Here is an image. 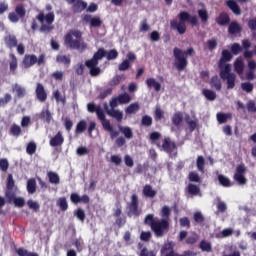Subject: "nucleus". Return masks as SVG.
Instances as JSON below:
<instances>
[{"mask_svg":"<svg viewBox=\"0 0 256 256\" xmlns=\"http://www.w3.org/2000/svg\"><path fill=\"white\" fill-rule=\"evenodd\" d=\"M196 167L200 173H205V158H203V156L197 157Z\"/></svg>","mask_w":256,"mask_h":256,"instance_id":"79ce46f5","label":"nucleus"},{"mask_svg":"<svg viewBox=\"0 0 256 256\" xmlns=\"http://www.w3.org/2000/svg\"><path fill=\"white\" fill-rule=\"evenodd\" d=\"M119 57V52L117 50L112 49L108 53L106 52V59L108 61H113V59H117Z\"/></svg>","mask_w":256,"mask_h":256,"instance_id":"6e6d98bb","label":"nucleus"},{"mask_svg":"<svg viewBox=\"0 0 256 256\" xmlns=\"http://www.w3.org/2000/svg\"><path fill=\"white\" fill-rule=\"evenodd\" d=\"M245 173H247V167L245 164H239L236 167L233 179L238 183V185H247V178L245 177Z\"/></svg>","mask_w":256,"mask_h":256,"instance_id":"f8f14e48","label":"nucleus"},{"mask_svg":"<svg viewBox=\"0 0 256 256\" xmlns=\"http://www.w3.org/2000/svg\"><path fill=\"white\" fill-rule=\"evenodd\" d=\"M0 169L4 173H7V171L9 170V160H7V158L0 159Z\"/></svg>","mask_w":256,"mask_h":256,"instance_id":"bf43d9fd","label":"nucleus"},{"mask_svg":"<svg viewBox=\"0 0 256 256\" xmlns=\"http://www.w3.org/2000/svg\"><path fill=\"white\" fill-rule=\"evenodd\" d=\"M37 151V144L35 142H29L26 147V152L28 155H35Z\"/></svg>","mask_w":256,"mask_h":256,"instance_id":"864d4df0","label":"nucleus"},{"mask_svg":"<svg viewBox=\"0 0 256 256\" xmlns=\"http://www.w3.org/2000/svg\"><path fill=\"white\" fill-rule=\"evenodd\" d=\"M56 63H62V65H65L66 67H69L71 65V58L66 55H57L56 56Z\"/></svg>","mask_w":256,"mask_h":256,"instance_id":"c9c22d12","label":"nucleus"},{"mask_svg":"<svg viewBox=\"0 0 256 256\" xmlns=\"http://www.w3.org/2000/svg\"><path fill=\"white\" fill-rule=\"evenodd\" d=\"M10 135H13V137H19L21 135V126L13 124L10 128Z\"/></svg>","mask_w":256,"mask_h":256,"instance_id":"8fccbe9b","label":"nucleus"},{"mask_svg":"<svg viewBox=\"0 0 256 256\" xmlns=\"http://www.w3.org/2000/svg\"><path fill=\"white\" fill-rule=\"evenodd\" d=\"M63 143H65V138L63 137V133H61V131L57 132V134L49 141L50 147H61Z\"/></svg>","mask_w":256,"mask_h":256,"instance_id":"f3484780","label":"nucleus"},{"mask_svg":"<svg viewBox=\"0 0 256 256\" xmlns=\"http://www.w3.org/2000/svg\"><path fill=\"white\" fill-rule=\"evenodd\" d=\"M210 86L214 88L216 91H221L222 89V84L221 80L219 79L218 75L212 76L210 80Z\"/></svg>","mask_w":256,"mask_h":256,"instance_id":"7c9ffc66","label":"nucleus"},{"mask_svg":"<svg viewBox=\"0 0 256 256\" xmlns=\"http://www.w3.org/2000/svg\"><path fill=\"white\" fill-rule=\"evenodd\" d=\"M189 181L192 183H201V177H199V174L197 172H190L188 175Z\"/></svg>","mask_w":256,"mask_h":256,"instance_id":"5fc2aeb1","label":"nucleus"},{"mask_svg":"<svg viewBox=\"0 0 256 256\" xmlns=\"http://www.w3.org/2000/svg\"><path fill=\"white\" fill-rule=\"evenodd\" d=\"M159 149H163L166 153H171L177 149V143L171 141V138H164L162 145L160 143L156 144Z\"/></svg>","mask_w":256,"mask_h":256,"instance_id":"ddd939ff","label":"nucleus"},{"mask_svg":"<svg viewBox=\"0 0 256 256\" xmlns=\"http://www.w3.org/2000/svg\"><path fill=\"white\" fill-rule=\"evenodd\" d=\"M234 71L237 73V75H243L245 71V62L243 61L242 57H238L234 61Z\"/></svg>","mask_w":256,"mask_h":256,"instance_id":"aec40b11","label":"nucleus"},{"mask_svg":"<svg viewBox=\"0 0 256 256\" xmlns=\"http://www.w3.org/2000/svg\"><path fill=\"white\" fill-rule=\"evenodd\" d=\"M47 177L49 179V183H52V185H59L60 183L59 174L53 171H50L47 173Z\"/></svg>","mask_w":256,"mask_h":256,"instance_id":"e433bc0d","label":"nucleus"},{"mask_svg":"<svg viewBox=\"0 0 256 256\" xmlns=\"http://www.w3.org/2000/svg\"><path fill=\"white\" fill-rule=\"evenodd\" d=\"M198 17L203 23H207V21H209V13L205 9L198 10Z\"/></svg>","mask_w":256,"mask_h":256,"instance_id":"09e8293b","label":"nucleus"},{"mask_svg":"<svg viewBox=\"0 0 256 256\" xmlns=\"http://www.w3.org/2000/svg\"><path fill=\"white\" fill-rule=\"evenodd\" d=\"M165 117V112L161 109V107H156L154 112L155 121H161Z\"/></svg>","mask_w":256,"mask_h":256,"instance_id":"603ef678","label":"nucleus"},{"mask_svg":"<svg viewBox=\"0 0 256 256\" xmlns=\"http://www.w3.org/2000/svg\"><path fill=\"white\" fill-rule=\"evenodd\" d=\"M123 80H125V75H116L110 80L109 85L110 87H115Z\"/></svg>","mask_w":256,"mask_h":256,"instance_id":"c03bdc74","label":"nucleus"},{"mask_svg":"<svg viewBox=\"0 0 256 256\" xmlns=\"http://www.w3.org/2000/svg\"><path fill=\"white\" fill-rule=\"evenodd\" d=\"M202 95H204L207 101H215L217 99V93L210 89H204Z\"/></svg>","mask_w":256,"mask_h":256,"instance_id":"f704fd0d","label":"nucleus"},{"mask_svg":"<svg viewBox=\"0 0 256 256\" xmlns=\"http://www.w3.org/2000/svg\"><path fill=\"white\" fill-rule=\"evenodd\" d=\"M248 28L250 31H256V17L248 20Z\"/></svg>","mask_w":256,"mask_h":256,"instance_id":"774afa93","label":"nucleus"},{"mask_svg":"<svg viewBox=\"0 0 256 256\" xmlns=\"http://www.w3.org/2000/svg\"><path fill=\"white\" fill-rule=\"evenodd\" d=\"M118 129L124 135L125 139H133V130L131 127L118 125Z\"/></svg>","mask_w":256,"mask_h":256,"instance_id":"c85d7f7f","label":"nucleus"},{"mask_svg":"<svg viewBox=\"0 0 256 256\" xmlns=\"http://www.w3.org/2000/svg\"><path fill=\"white\" fill-rule=\"evenodd\" d=\"M58 207H60L61 211H67L69 209V204L67 203V198L61 197L57 201Z\"/></svg>","mask_w":256,"mask_h":256,"instance_id":"a18cd8bd","label":"nucleus"},{"mask_svg":"<svg viewBox=\"0 0 256 256\" xmlns=\"http://www.w3.org/2000/svg\"><path fill=\"white\" fill-rule=\"evenodd\" d=\"M27 205L29 209H32V211H35V212H37L41 208V206L37 202L33 201L32 199L27 201Z\"/></svg>","mask_w":256,"mask_h":256,"instance_id":"680f3d73","label":"nucleus"},{"mask_svg":"<svg viewBox=\"0 0 256 256\" xmlns=\"http://www.w3.org/2000/svg\"><path fill=\"white\" fill-rule=\"evenodd\" d=\"M215 22L220 27H225L231 23V17H229V14L227 12H221L215 19Z\"/></svg>","mask_w":256,"mask_h":256,"instance_id":"dca6fc26","label":"nucleus"},{"mask_svg":"<svg viewBox=\"0 0 256 256\" xmlns=\"http://www.w3.org/2000/svg\"><path fill=\"white\" fill-rule=\"evenodd\" d=\"M142 193L144 197H148L149 199H154L157 196V191L153 189V186L146 184L143 187Z\"/></svg>","mask_w":256,"mask_h":256,"instance_id":"393cba45","label":"nucleus"},{"mask_svg":"<svg viewBox=\"0 0 256 256\" xmlns=\"http://www.w3.org/2000/svg\"><path fill=\"white\" fill-rule=\"evenodd\" d=\"M178 19L179 21H170V28L173 31H177L179 35H185V33H187V23H190V25H193V27H197V25H199L197 16H191V14H189L187 11H181L178 14Z\"/></svg>","mask_w":256,"mask_h":256,"instance_id":"f03ea898","label":"nucleus"},{"mask_svg":"<svg viewBox=\"0 0 256 256\" xmlns=\"http://www.w3.org/2000/svg\"><path fill=\"white\" fill-rule=\"evenodd\" d=\"M4 43L8 49H15L19 41L17 40V36L13 34H8L7 36L4 37Z\"/></svg>","mask_w":256,"mask_h":256,"instance_id":"6ab92c4d","label":"nucleus"},{"mask_svg":"<svg viewBox=\"0 0 256 256\" xmlns=\"http://www.w3.org/2000/svg\"><path fill=\"white\" fill-rule=\"evenodd\" d=\"M85 9H87V2L83 0H76L74 3H72L73 13H82V11H85Z\"/></svg>","mask_w":256,"mask_h":256,"instance_id":"412c9836","label":"nucleus"},{"mask_svg":"<svg viewBox=\"0 0 256 256\" xmlns=\"http://www.w3.org/2000/svg\"><path fill=\"white\" fill-rule=\"evenodd\" d=\"M107 115H109V117H112V119H115L118 123H121V121H123V111L121 110L110 108L109 110H107Z\"/></svg>","mask_w":256,"mask_h":256,"instance_id":"4be33fe9","label":"nucleus"},{"mask_svg":"<svg viewBox=\"0 0 256 256\" xmlns=\"http://www.w3.org/2000/svg\"><path fill=\"white\" fill-rule=\"evenodd\" d=\"M241 51H243V48L241 47V45L239 43L232 44V46H231L232 55H239V53H241Z\"/></svg>","mask_w":256,"mask_h":256,"instance_id":"052dcab7","label":"nucleus"},{"mask_svg":"<svg viewBox=\"0 0 256 256\" xmlns=\"http://www.w3.org/2000/svg\"><path fill=\"white\" fill-rule=\"evenodd\" d=\"M96 115L99 121H101V125L104 131L110 133V139H117V136L119 135V130H115V128L111 125V121H109L105 117V112H103V109L98 108V110L96 111Z\"/></svg>","mask_w":256,"mask_h":256,"instance_id":"1a4fd4ad","label":"nucleus"},{"mask_svg":"<svg viewBox=\"0 0 256 256\" xmlns=\"http://www.w3.org/2000/svg\"><path fill=\"white\" fill-rule=\"evenodd\" d=\"M27 191L30 195H33L37 191V182L31 178L27 181Z\"/></svg>","mask_w":256,"mask_h":256,"instance_id":"4c0bfd02","label":"nucleus"},{"mask_svg":"<svg viewBox=\"0 0 256 256\" xmlns=\"http://www.w3.org/2000/svg\"><path fill=\"white\" fill-rule=\"evenodd\" d=\"M72 245H74V247H76V251H78V253H81V251H83V238H76L74 239V241L72 242Z\"/></svg>","mask_w":256,"mask_h":256,"instance_id":"de8ad7c7","label":"nucleus"},{"mask_svg":"<svg viewBox=\"0 0 256 256\" xmlns=\"http://www.w3.org/2000/svg\"><path fill=\"white\" fill-rule=\"evenodd\" d=\"M231 59H233V54L229 50H222L218 69L220 70V78L227 83V89H235V81H237V75L231 72V64H227Z\"/></svg>","mask_w":256,"mask_h":256,"instance_id":"f257e3e1","label":"nucleus"},{"mask_svg":"<svg viewBox=\"0 0 256 256\" xmlns=\"http://www.w3.org/2000/svg\"><path fill=\"white\" fill-rule=\"evenodd\" d=\"M253 88H254V86H253V83H251V82H244L241 84V89L243 91H245L246 93L253 92Z\"/></svg>","mask_w":256,"mask_h":256,"instance_id":"13d9d810","label":"nucleus"},{"mask_svg":"<svg viewBox=\"0 0 256 256\" xmlns=\"http://www.w3.org/2000/svg\"><path fill=\"white\" fill-rule=\"evenodd\" d=\"M160 216L162 217V220L171 223V208H169V206H164L160 212Z\"/></svg>","mask_w":256,"mask_h":256,"instance_id":"2f4dec72","label":"nucleus"},{"mask_svg":"<svg viewBox=\"0 0 256 256\" xmlns=\"http://www.w3.org/2000/svg\"><path fill=\"white\" fill-rule=\"evenodd\" d=\"M118 101H119L120 105H125L131 101V96L127 93L120 94L118 96Z\"/></svg>","mask_w":256,"mask_h":256,"instance_id":"3c124183","label":"nucleus"},{"mask_svg":"<svg viewBox=\"0 0 256 256\" xmlns=\"http://www.w3.org/2000/svg\"><path fill=\"white\" fill-rule=\"evenodd\" d=\"M13 91L16 92V95L19 99H23V97H25L27 91L25 90L24 87L20 86L19 84H15Z\"/></svg>","mask_w":256,"mask_h":256,"instance_id":"ea45409f","label":"nucleus"},{"mask_svg":"<svg viewBox=\"0 0 256 256\" xmlns=\"http://www.w3.org/2000/svg\"><path fill=\"white\" fill-rule=\"evenodd\" d=\"M26 15L27 10L25 9V6L23 4H18L15 7V11L8 14V19L11 23H19V19H25Z\"/></svg>","mask_w":256,"mask_h":256,"instance_id":"9b49d317","label":"nucleus"},{"mask_svg":"<svg viewBox=\"0 0 256 256\" xmlns=\"http://www.w3.org/2000/svg\"><path fill=\"white\" fill-rule=\"evenodd\" d=\"M38 118L41 121H45L46 123H51V120L53 119V115L51 114V111L49 108L42 109L40 114L38 115Z\"/></svg>","mask_w":256,"mask_h":256,"instance_id":"a878e982","label":"nucleus"},{"mask_svg":"<svg viewBox=\"0 0 256 256\" xmlns=\"http://www.w3.org/2000/svg\"><path fill=\"white\" fill-rule=\"evenodd\" d=\"M83 20L85 23H90V27L99 28L103 25V20L99 16L91 17V15L86 14Z\"/></svg>","mask_w":256,"mask_h":256,"instance_id":"4468645a","label":"nucleus"},{"mask_svg":"<svg viewBox=\"0 0 256 256\" xmlns=\"http://www.w3.org/2000/svg\"><path fill=\"white\" fill-rule=\"evenodd\" d=\"M75 217H77V219H79V221H81L82 223L85 221V210H83V208H78L75 213H74Z\"/></svg>","mask_w":256,"mask_h":256,"instance_id":"4d7b16f0","label":"nucleus"},{"mask_svg":"<svg viewBox=\"0 0 256 256\" xmlns=\"http://www.w3.org/2000/svg\"><path fill=\"white\" fill-rule=\"evenodd\" d=\"M151 237H152V234L150 231H142L140 234L141 241H144L145 243H147V241H149Z\"/></svg>","mask_w":256,"mask_h":256,"instance_id":"69168bd1","label":"nucleus"},{"mask_svg":"<svg viewBox=\"0 0 256 256\" xmlns=\"http://www.w3.org/2000/svg\"><path fill=\"white\" fill-rule=\"evenodd\" d=\"M173 55L176 59L175 67L177 71H185V69H187V65H189V62L187 61V55H189V57H193V55H195V49L190 47L187 48L186 51H183L175 47L173 49Z\"/></svg>","mask_w":256,"mask_h":256,"instance_id":"0eeeda50","label":"nucleus"},{"mask_svg":"<svg viewBox=\"0 0 256 256\" xmlns=\"http://www.w3.org/2000/svg\"><path fill=\"white\" fill-rule=\"evenodd\" d=\"M247 110L249 113H256L255 101L250 100L247 102Z\"/></svg>","mask_w":256,"mask_h":256,"instance_id":"338daca9","label":"nucleus"},{"mask_svg":"<svg viewBox=\"0 0 256 256\" xmlns=\"http://www.w3.org/2000/svg\"><path fill=\"white\" fill-rule=\"evenodd\" d=\"M146 85L149 89H154L157 93L161 91V83L157 82L155 78H148L146 80Z\"/></svg>","mask_w":256,"mask_h":256,"instance_id":"cd10ccee","label":"nucleus"},{"mask_svg":"<svg viewBox=\"0 0 256 256\" xmlns=\"http://www.w3.org/2000/svg\"><path fill=\"white\" fill-rule=\"evenodd\" d=\"M127 209L128 217H139L141 215V210H139V196L137 194L131 196V201L127 204Z\"/></svg>","mask_w":256,"mask_h":256,"instance_id":"9d476101","label":"nucleus"},{"mask_svg":"<svg viewBox=\"0 0 256 256\" xmlns=\"http://www.w3.org/2000/svg\"><path fill=\"white\" fill-rule=\"evenodd\" d=\"M201 251H205L206 253H211L213 251V247L211 246L210 242L202 240L199 244Z\"/></svg>","mask_w":256,"mask_h":256,"instance_id":"37998d69","label":"nucleus"},{"mask_svg":"<svg viewBox=\"0 0 256 256\" xmlns=\"http://www.w3.org/2000/svg\"><path fill=\"white\" fill-rule=\"evenodd\" d=\"M218 178V182L219 185H221L222 187H232L233 183H231V179H229V177L223 175V174H219L217 176Z\"/></svg>","mask_w":256,"mask_h":256,"instance_id":"c756f323","label":"nucleus"},{"mask_svg":"<svg viewBox=\"0 0 256 256\" xmlns=\"http://www.w3.org/2000/svg\"><path fill=\"white\" fill-rule=\"evenodd\" d=\"M35 94L38 101L41 103H45L47 101V91H45V86H43V84L37 83Z\"/></svg>","mask_w":256,"mask_h":256,"instance_id":"2eb2a0df","label":"nucleus"},{"mask_svg":"<svg viewBox=\"0 0 256 256\" xmlns=\"http://www.w3.org/2000/svg\"><path fill=\"white\" fill-rule=\"evenodd\" d=\"M37 63V56L34 54H26L22 60V65L25 69L33 67Z\"/></svg>","mask_w":256,"mask_h":256,"instance_id":"a211bd4d","label":"nucleus"},{"mask_svg":"<svg viewBox=\"0 0 256 256\" xmlns=\"http://www.w3.org/2000/svg\"><path fill=\"white\" fill-rule=\"evenodd\" d=\"M103 57H107V50L105 48H99L91 59L85 61V67L89 69L91 77H97L101 74L99 61H101Z\"/></svg>","mask_w":256,"mask_h":256,"instance_id":"423d86ee","label":"nucleus"},{"mask_svg":"<svg viewBox=\"0 0 256 256\" xmlns=\"http://www.w3.org/2000/svg\"><path fill=\"white\" fill-rule=\"evenodd\" d=\"M144 225H147L153 231L155 237H165L166 233H169L171 229V222L168 220H155V214H148L144 218Z\"/></svg>","mask_w":256,"mask_h":256,"instance_id":"7ed1b4c3","label":"nucleus"},{"mask_svg":"<svg viewBox=\"0 0 256 256\" xmlns=\"http://www.w3.org/2000/svg\"><path fill=\"white\" fill-rule=\"evenodd\" d=\"M64 43L70 49H76L77 51H85L87 44L83 41V32L81 30H70L64 36Z\"/></svg>","mask_w":256,"mask_h":256,"instance_id":"39448f33","label":"nucleus"},{"mask_svg":"<svg viewBox=\"0 0 256 256\" xmlns=\"http://www.w3.org/2000/svg\"><path fill=\"white\" fill-rule=\"evenodd\" d=\"M226 6L234 15H241V7H239V4H237V1L235 0H227Z\"/></svg>","mask_w":256,"mask_h":256,"instance_id":"5701e85b","label":"nucleus"},{"mask_svg":"<svg viewBox=\"0 0 256 256\" xmlns=\"http://www.w3.org/2000/svg\"><path fill=\"white\" fill-rule=\"evenodd\" d=\"M141 125L143 127H151L153 125V118L149 115L142 116Z\"/></svg>","mask_w":256,"mask_h":256,"instance_id":"49530a36","label":"nucleus"},{"mask_svg":"<svg viewBox=\"0 0 256 256\" xmlns=\"http://www.w3.org/2000/svg\"><path fill=\"white\" fill-rule=\"evenodd\" d=\"M17 191H19V188L17 187V185H15V179H13V174H8L5 190V197L7 199V203H13L15 207H25V198L17 197Z\"/></svg>","mask_w":256,"mask_h":256,"instance_id":"20e7f679","label":"nucleus"},{"mask_svg":"<svg viewBox=\"0 0 256 256\" xmlns=\"http://www.w3.org/2000/svg\"><path fill=\"white\" fill-rule=\"evenodd\" d=\"M85 131H87V121L80 120L76 125L75 133H85Z\"/></svg>","mask_w":256,"mask_h":256,"instance_id":"a19ab883","label":"nucleus"},{"mask_svg":"<svg viewBox=\"0 0 256 256\" xmlns=\"http://www.w3.org/2000/svg\"><path fill=\"white\" fill-rule=\"evenodd\" d=\"M172 123L175 127H179L183 123V113L176 112L172 117Z\"/></svg>","mask_w":256,"mask_h":256,"instance_id":"58836bf2","label":"nucleus"},{"mask_svg":"<svg viewBox=\"0 0 256 256\" xmlns=\"http://www.w3.org/2000/svg\"><path fill=\"white\" fill-rule=\"evenodd\" d=\"M187 192L192 197H196V195H199V193H201V188H199V186H197L195 184H188Z\"/></svg>","mask_w":256,"mask_h":256,"instance_id":"473e14b6","label":"nucleus"},{"mask_svg":"<svg viewBox=\"0 0 256 256\" xmlns=\"http://www.w3.org/2000/svg\"><path fill=\"white\" fill-rule=\"evenodd\" d=\"M139 109H141V106H139L138 102H134L132 104H130L126 109L125 112L128 115H135V113H137V111H139Z\"/></svg>","mask_w":256,"mask_h":256,"instance_id":"72a5a7b5","label":"nucleus"},{"mask_svg":"<svg viewBox=\"0 0 256 256\" xmlns=\"http://www.w3.org/2000/svg\"><path fill=\"white\" fill-rule=\"evenodd\" d=\"M139 256H157V252L147 249L146 247L142 248V250L140 251V255Z\"/></svg>","mask_w":256,"mask_h":256,"instance_id":"e2e57ef3","label":"nucleus"},{"mask_svg":"<svg viewBox=\"0 0 256 256\" xmlns=\"http://www.w3.org/2000/svg\"><path fill=\"white\" fill-rule=\"evenodd\" d=\"M53 97L56 99L57 103H65V96H61V92L59 90L54 91Z\"/></svg>","mask_w":256,"mask_h":256,"instance_id":"0e129e2a","label":"nucleus"},{"mask_svg":"<svg viewBox=\"0 0 256 256\" xmlns=\"http://www.w3.org/2000/svg\"><path fill=\"white\" fill-rule=\"evenodd\" d=\"M243 31V27L237 21H232L228 26V33L230 35H237V33H241Z\"/></svg>","mask_w":256,"mask_h":256,"instance_id":"b1692460","label":"nucleus"},{"mask_svg":"<svg viewBox=\"0 0 256 256\" xmlns=\"http://www.w3.org/2000/svg\"><path fill=\"white\" fill-rule=\"evenodd\" d=\"M9 57L11 59V61L9 62L10 73L12 75H16L17 74V67H18L17 56H15V54H10Z\"/></svg>","mask_w":256,"mask_h":256,"instance_id":"bb28decb","label":"nucleus"},{"mask_svg":"<svg viewBox=\"0 0 256 256\" xmlns=\"http://www.w3.org/2000/svg\"><path fill=\"white\" fill-rule=\"evenodd\" d=\"M37 21L41 23L40 26V33H51L55 26L53 23L55 22V13L49 12L45 15L43 11H40L39 14L36 16Z\"/></svg>","mask_w":256,"mask_h":256,"instance_id":"6e6552de","label":"nucleus"}]
</instances>
